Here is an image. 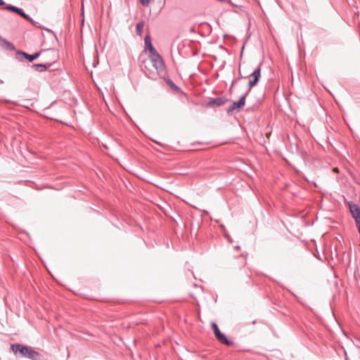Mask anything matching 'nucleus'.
I'll return each instance as SVG.
<instances>
[{"label": "nucleus", "mask_w": 360, "mask_h": 360, "mask_svg": "<svg viewBox=\"0 0 360 360\" xmlns=\"http://www.w3.org/2000/svg\"><path fill=\"white\" fill-rule=\"evenodd\" d=\"M11 349L15 354L20 353L22 356L32 360H41L42 358L41 354L31 347L15 343L11 345Z\"/></svg>", "instance_id": "f257e3e1"}, {"label": "nucleus", "mask_w": 360, "mask_h": 360, "mask_svg": "<svg viewBox=\"0 0 360 360\" xmlns=\"http://www.w3.org/2000/svg\"><path fill=\"white\" fill-rule=\"evenodd\" d=\"M149 58L153 63V66L158 72L164 70L165 65L163 58L160 56V54L157 51V50H155L154 52L153 51L150 53Z\"/></svg>", "instance_id": "f03ea898"}, {"label": "nucleus", "mask_w": 360, "mask_h": 360, "mask_svg": "<svg viewBox=\"0 0 360 360\" xmlns=\"http://www.w3.org/2000/svg\"><path fill=\"white\" fill-rule=\"evenodd\" d=\"M349 211L352 218L354 219L358 231L360 234V207L357 204L349 202Z\"/></svg>", "instance_id": "7ed1b4c3"}, {"label": "nucleus", "mask_w": 360, "mask_h": 360, "mask_svg": "<svg viewBox=\"0 0 360 360\" xmlns=\"http://www.w3.org/2000/svg\"><path fill=\"white\" fill-rule=\"evenodd\" d=\"M212 328L213 329L215 337L221 343L228 346H231L233 344V341L228 340L225 335L221 333L217 323H212Z\"/></svg>", "instance_id": "20e7f679"}, {"label": "nucleus", "mask_w": 360, "mask_h": 360, "mask_svg": "<svg viewBox=\"0 0 360 360\" xmlns=\"http://www.w3.org/2000/svg\"><path fill=\"white\" fill-rule=\"evenodd\" d=\"M250 77H251L252 79L249 80L248 89L246 91L248 94L250 92L252 88L257 84L261 77L260 65L250 75Z\"/></svg>", "instance_id": "39448f33"}, {"label": "nucleus", "mask_w": 360, "mask_h": 360, "mask_svg": "<svg viewBox=\"0 0 360 360\" xmlns=\"http://www.w3.org/2000/svg\"><path fill=\"white\" fill-rule=\"evenodd\" d=\"M249 94L246 91L243 94L238 101H234L227 109L228 113H231L235 110H239L242 108L245 103V98Z\"/></svg>", "instance_id": "423d86ee"}, {"label": "nucleus", "mask_w": 360, "mask_h": 360, "mask_svg": "<svg viewBox=\"0 0 360 360\" xmlns=\"http://www.w3.org/2000/svg\"><path fill=\"white\" fill-rule=\"evenodd\" d=\"M227 98L224 96L217 97L212 99L207 103V106L209 107H214V106H221L224 105L227 102Z\"/></svg>", "instance_id": "0eeeda50"}, {"label": "nucleus", "mask_w": 360, "mask_h": 360, "mask_svg": "<svg viewBox=\"0 0 360 360\" xmlns=\"http://www.w3.org/2000/svg\"><path fill=\"white\" fill-rule=\"evenodd\" d=\"M17 55L20 60L22 59V58H20V56H22L23 58L27 59L30 62H32L34 60L37 59L40 56V53L37 52V53H34V54H28L23 51H18L17 53Z\"/></svg>", "instance_id": "6e6552de"}, {"label": "nucleus", "mask_w": 360, "mask_h": 360, "mask_svg": "<svg viewBox=\"0 0 360 360\" xmlns=\"http://www.w3.org/2000/svg\"><path fill=\"white\" fill-rule=\"evenodd\" d=\"M145 51H148L149 53L154 52L156 49L152 44V39L149 34H147L144 38Z\"/></svg>", "instance_id": "1a4fd4ad"}, {"label": "nucleus", "mask_w": 360, "mask_h": 360, "mask_svg": "<svg viewBox=\"0 0 360 360\" xmlns=\"http://www.w3.org/2000/svg\"><path fill=\"white\" fill-rule=\"evenodd\" d=\"M51 63H47V64H33L32 65V68L39 72H44L48 68L51 66Z\"/></svg>", "instance_id": "9d476101"}, {"label": "nucleus", "mask_w": 360, "mask_h": 360, "mask_svg": "<svg viewBox=\"0 0 360 360\" xmlns=\"http://www.w3.org/2000/svg\"><path fill=\"white\" fill-rule=\"evenodd\" d=\"M15 13L18 14L19 15H20L21 17H22L25 20H28L29 22H30L33 25H36L34 21L33 20V19L32 18H30L27 14H26L23 11L22 9L18 8L17 10H16Z\"/></svg>", "instance_id": "9b49d317"}, {"label": "nucleus", "mask_w": 360, "mask_h": 360, "mask_svg": "<svg viewBox=\"0 0 360 360\" xmlns=\"http://www.w3.org/2000/svg\"><path fill=\"white\" fill-rule=\"evenodd\" d=\"M236 259L238 260V266L239 268L243 267L246 264V259H245V257L243 256V255H239L236 258Z\"/></svg>", "instance_id": "f8f14e48"}, {"label": "nucleus", "mask_w": 360, "mask_h": 360, "mask_svg": "<svg viewBox=\"0 0 360 360\" xmlns=\"http://www.w3.org/2000/svg\"><path fill=\"white\" fill-rule=\"evenodd\" d=\"M143 27H144V23H143V21H141V22H138L136 24V34L139 36H141Z\"/></svg>", "instance_id": "ddd939ff"}, {"label": "nucleus", "mask_w": 360, "mask_h": 360, "mask_svg": "<svg viewBox=\"0 0 360 360\" xmlns=\"http://www.w3.org/2000/svg\"><path fill=\"white\" fill-rule=\"evenodd\" d=\"M18 7L16 6H14L13 5H7L6 7H5V9L8 10V11H13V12H16V10H17Z\"/></svg>", "instance_id": "4468645a"}, {"label": "nucleus", "mask_w": 360, "mask_h": 360, "mask_svg": "<svg viewBox=\"0 0 360 360\" xmlns=\"http://www.w3.org/2000/svg\"><path fill=\"white\" fill-rule=\"evenodd\" d=\"M4 4V1L3 0H0V6H2Z\"/></svg>", "instance_id": "2eb2a0df"}, {"label": "nucleus", "mask_w": 360, "mask_h": 360, "mask_svg": "<svg viewBox=\"0 0 360 360\" xmlns=\"http://www.w3.org/2000/svg\"><path fill=\"white\" fill-rule=\"evenodd\" d=\"M238 80V79H235V81H233V83H232V84H231V87L233 86V83H234V82H236Z\"/></svg>", "instance_id": "dca6fc26"}, {"label": "nucleus", "mask_w": 360, "mask_h": 360, "mask_svg": "<svg viewBox=\"0 0 360 360\" xmlns=\"http://www.w3.org/2000/svg\"><path fill=\"white\" fill-rule=\"evenodd\" d=\"M334 171H335V172H337V171H338V169H337V168L334 169Z\"/></svg>", "instance_id": "f3484780"}]
</instances>
